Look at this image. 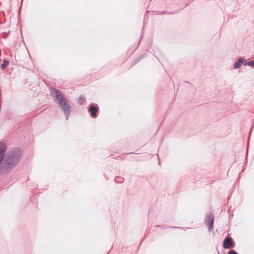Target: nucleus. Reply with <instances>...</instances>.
<instances>
[{
  "label": "nucleus",
  "instance_id": "f257e3e1",
  "mask_svg": "<svg viewBox=\"0 0 254 254\" xmlns=\"http://www.w3.org/2000/svg\"><path fill=\"white\" fill-rule=\"evenodd\" d=\"M6 145L0 143V163H1L0 171L5 174L10 172L18 163L21 157V151L18 148L11 150L5 156Z\"/></svg>",
  "mask_w": 254,
  "mask_h": 254
},
{
  "label": "nucleus",
  "instance_id": "f03ea898",
  "mask_svg": "<svg viewBox=\"0 0 254 254\" xmlns=\"http://www.w3.org/2000/svg\"><path fill=\"white\" fill-rule=\"evenodd\" d=\"M51 94L55 97L64 112L68 114L70 112L69 105L63 100L62 93L59 90L53 88L51 89Z\"/></svg>",
  "mask_w": 254,
  "mask_h": 254
},
{
  "label": "nucleus",
  "instance_id": "7ed1b4c3",
  "mask_svg": "<svg viewBox=\"0 0 254 254\" xmlns=\"http://www.w3.org/2000/svg\"><path fill=\"white\" fill-rule=\"evenodd\" d=\"M205 223L208 226V230L211 232L213 230L214 223V216L212 214H209L206 218Z\"/></svg>",
  "mask_w": 254,
  "mask_h": 254
},
{
  "label": "nucleus",
  "instance_id": "20e7f679",
  "mask_svg": "<svg viewBox=\"0 0 254 254\" xmlns=\"http://www.w3.org/2000/svg\"><path fill=\"white\" fill-rule=\"evenodd\" d=\"M234 246L233 239L230 237L225 238L223 241V247L225 249H230Z\"/></svg>",
  "mask_w": 254,
  "mask_h": 254
},
{
  "label": "nucleus",
  "instance_id": "39448f33",
  "mask_svg": "<svg viewBox=\"0 0 254 254\" xmlns=\"http://www.w3.org/2000/svg\"><path fill=\"white\" fill-rule=\"evenodd\" d=\"M89 111V112H90L91 113V116L93 118L96 117V116H97L96 113L98 111L97 107H96L95 106L92 105L90 106Z\"/></svg>",
  "mask_w": 254,
  "mask_h": 254
},
{
  "label": "nucleus",
  "instance_id": "423d86ee",
  "mask_svg": "<svg viewBox=\"0 0 254 254\" xmlns=\"http://www.w3.org/2000/svg\"><path fill=\"white\" fill-rule=\"evenodd\" d=\"M9 64V62L8 61H4L3 64H1V67L3 69H4L6 68V67L8 65V64Z\"/></svg>",
  "mask_w": 254,
  "mask_h": 254
},
{
  "label": "nucleus",
  "instance_id": "0eeeda50",
  "mask_svg": "<svg viewBox=\"0 0 254 254\" xmlns=\"http://www.w3.org/2000/svg\"><path fill=\"white\" fill-rule=\"evenodd\" d=\"M85 101V98L83 97H80L78 99V103L79 104H82Z\"/></svg>",
  "mask_w": 254,
  "mask_h": 254
},
{
  "label": "nucleus",
  "instance_id": "6e6552de",
  "mask_svg": "<svg viewBox=\"0 0 254 254\" xmlns=\"http://www.w3.org/2000/svg\"><path fill=\"white\" fill-rule=\"evenodd\" d=\"M240 66H241V64L238 62H237V63H235L234 64V67L235 68H239L240 67Z\"/></svg>",
  "mask_w": 254,
  "mask_h": 254
},
{
  "label": "nucleus",
  "instance_id": "1a4fd4ad",
  "mask_svg": "<svg viewBox=\"0 0 254 254\" xmlns=\"http://www.w3.org/2000/svg\"><path fill=\"white\" fill-rule=\"evenodd\" d=\"M249 66H253L254 65V61H250L247 63H246Z\"/></svg>",
  "mask_w": 254,
  "mask_h": 254
},
{
  "label": "nucleus",
  "instance_id": "9d476101",
  "mask_svg": "<svg viewBox=\"0 0 254 254\" xmlns=\"http://www.w3.org/2000/svg\"><path fill=\"white\" fill-rule=\"evenodd\" d=\"M228 254H238L236 252L234 251H231Z\"/></svg>",
  "mask_w": 254,
  "mask_h": 254
},
{
  "label": "nucleus",
  "instance_id": "9b49d317",
  "mask_svg": "<svg viewBox=\"0 0 254 254\" xmlns=\"http://www.w3.org/2000/svg\"><path fill=\"white\" fill-rule=\"evenodd\" d=\"M244 62V60L242 58H240L239 59V61H238V63H239L240 64L241 63H243Z\"/></svg>",
  "mask_w": 254,
  "mask_h": 254
}]
</instances>
